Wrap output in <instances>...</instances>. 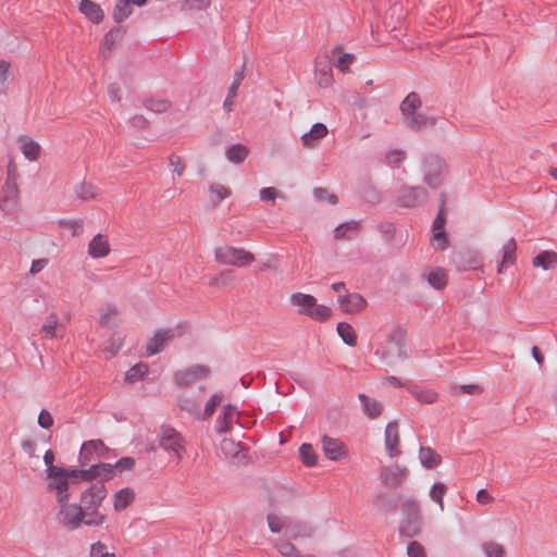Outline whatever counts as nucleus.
Listing matches in <instances>:
<instances>
[{
	"instance_id": "nucleus-7",
	"label": "nucleus",
	"mask_w": 557,
	"mask_h": 557,
	"mask_svg": "<svg viewBox=\"0 0 557 557\" xmlns=\"http://www.w3.org/2000/svg\"><path fill=\"white\" fill-rule=\"evenodd\" d=\"M159 447L181 461L186 453L183 435L170 425H162L157 434Z\"/></svg>"
},
{
	"instance_id": "nucleus-45",
	"label": "nucleus",
	"mask_w": 557,
	"mask_h": 557,
	"mask_svg": "<svg viewBox=\"0 0 557 557\" xmlns=\"http://www.w3.org/2000/svg\"><path fill=\"white\" fill-rule=\"evenodd\" d=\"M59 324V318L55 313H50L46 322L41 326V332L46 338H53L55 336V329Z\"/></svg>"
},
{
	"instance_id": "nucleus-12",
	"label": "nucleus",
	"mask_w": 557,
	"mask_h": 557,
	"mask_svg": "<svg viewBox=\"0 0 557 557\" xmlns=\"http://www.w3.org/2000/svg\"><path fill=\"white\" fill-rule=\"evenodd\" d=\"M47 490L53 492L58 503L70 500V482L65 476L64 468L46 475Z\"/></svg>"
},
{
	"instance_id": "nucleus-44",
	"label": "nucleus",
	"mask_w": 557,
	"mask_h": 557,
	"mask_svg": "<svg viewBox=\"0 0 557 557\" xmlns=\"http://www.w3.org/2000/svg\"><path fill=\"white\" fill-rule=\"evenodd\" d=\"M235 280V273L233 270H224L218 275L213 276L209 281L210 286H225L231 284Z\"/></svg>"
},
{
	"instance_id": "nucleus-54",
	"label": "nucleus",
	"mask_w": 557,
	"mask_h": 557,
	"mask_svg": "<svg viewBox=\"0 0 557 557\" xmlns=\"http://www.w3.org/2000/svg\"><path fill=\"white\" fill-rule=\"evenodd\" d=\"M441 198H442V201H441V207H440V210L433 221V224H432V228L433 231H443L444 230V224H445V215H444V202H445V196L442 194L441 195Z\"/></svg>"
},
{
	"instance_id": "nucleus-47",
	"label": "nucleus",
	"mask_w": 557,
	"mask_h": 557,
	"mask_svg": "<svg viewBox=\"0 0 557 557\" xmlns=\"http://www.w3.org/2000/svg\"><path fill=\"white\" fill-rule=\"evenodd\" d=\"M89 557H115L114 553L109 552L108 546L98 541L90 546Z\"/></svg>"
},
{
	"instance_id": "nucleus-41",
	"label": "nucleus",
	"mask_w": 557,
	"mask_h": 557,
	"mask_svg": "<svg viewBox=\"0 0 557 557\" xmlns=\"http://www.w3.org/2000/svg\"><path fill=\"white\" fill-rule=\"evenodd\" d=\"M445 493H446V485L443 482L433 483L429 491L430 498L438 505L441 511L444 510L443 498H444Z\"/></svg>"
},
{
	"instance_id": "nucleus-23",
	"label": "nucleus",
	"mask_w": 557,
	"mask_h": 557,
	"mask_svg": "<svg viewBox=\"0 0 557 557\" xmlns=\"http://www.w3.org/2000/svg\"><path fill=\"white\" fill-rule=\"evenodd\" d=\"M17 140L20 144V150L25 157V159H27L30 162H34L39 158L41 147L37 141H35L34 139L26 135L18 136Z\"/></svg>"
},
{
	"instance_id": "nucleus-55",
	"label": "nucleus",
	"mask_w": 557,
	"mask_h": 557,
	"mask_svg": "<svg viewBox=\"0 0 557 557\" xmlns=\"http://www.w3.org/2000/svg\"><path fill=\"white\" fill-rule=\"evenodd\" d=\"M408 557H426L424 547L417 541H411L407 545Z\"/></svg>"
},
{
	"instance_id": "nucleus-29",
	"label": "nucleus",
	"mask_w": 557,
	"mask_h": 557,
	"mask_svg": "<svg viewBox=\"0 0 557 557\" xmlns=\"http://www.w3.org/2000/svg\"><path fill=\"white\" fill-rule=\"evenodd\" d=\"M516 250V240L513 238H509L502 248V261L498 264V272H502L504 268H508L515 263Z\"/></svg>"
},
{
	"instance_id": "nucleus-18",
	"label": "nucleus",
	"mask_w": 557,
	"mask_h": 557,
	"mask_svg": "<svg viewBox=\"0 0 557 557\" xmlns=\"http://www.w3.org/2000/svg\"><path fill=\"white\" fill-rule=\"evenodd\" d=\"M321 442L323 453L327 459L336 461L346 456L347 450L345 448V445L338 438H333L329 435H323Z\"/></svg>"
},
{
	"instance_id": "nucleus-42",
	"label": "nucleus",
	"mask_w": 557,
	"mask_h": 557,
	"mask_svg": "<svg viewBox=\"0 0 557 557\" xmlns=\"http://www.w3.org/2000/svg\"><path fill=\"white\" fill-rule=\"evenodd\" d=\"M299 456L305 466L313 467L317 465L318 457L311 444L304 443L300 445Z\"/></svg>"
},
{
	"instance_id": "nucleus-13",
	"label": "nucleus",
	"mask_w": 557,
	"mask_h": 557,
	"mask_svg": "<svg viewBox=\"0 0 557 557\" xmlns=\"http://www.w3.org/2000/svg\"><path fill=\"white\" fill-rule=\"evenodd\" d=\"M210 368L205 364H194L189 368L175 372L174 382L178 387H186L197 380L205 379L210 374Z\"/></svg>"
},
{
	"instance_id": "nucleus-49",
	"label": "nucleus",
	"mask_w": 557,
	"mask_h": 557,
	"mask_svg": "<svg viewBox=\"0 0 557 557\" xmlns=\"http://www.w3.org/2000/svg\"><path fill=\"white\" fill-rule=\"evenodd\" d=\"M135 463L136 462L133 457H122L114 465H111L112 473L114 474V471H119V472L131 471L135 467Z\"/></svg>"
},
{
	"instance_id": "nucleus-19",
	"label": "nucleus",
	"mask_w": 557,
	"mask_h": 557,
	"mask_svg": "<svg viewBox=\"0 0 557 557\" xmlns=\"http://www.w3.org/2000/svg\"><path fill=\"white\" fill-rule=\"evenodd\" d=\"M337 302L341 309L347 313H356L363 310L367 306L366 299L357 293L338 296Z\"/></svg>"
},
{
	"instance_id": "nucleus-6",
	"label": "nucleus",
	"mask_w": 557,
	"mask_h": 557,
	"mask_svg": "<svg viewBox=\"0 0 557 557\" xmlns=\"http://www.w3.org/2000/svg\"><path fill=\"white\" fill-rule=\"evenodd\" d=\"M59 510L55 515L57 522L66 531L78 530L82 525L88 527L87 517L82 510V506L76 503H58Z\"/></svg>"
},
{
	"instance_id": "nucleus-5",
	"label": "nucleus",
	"mask_w": 557,
	"mask_h": 557,
	"mask_svg": "<svg viewBox=\"0 0 557 557\" xmlns=\"http://www.w3.org/2000/svg\"><path fill=\"white\" fill-rule=\"evenodd\" d=\"M374 354L386 366H394L397 360L407 359L405 336L398 330L392 332L386 339L376 347Z\"/></svg>"
},
{
	"instance_id": "nucleus-63",
	"label": "nucleus",
	"mask_w": 557,
	"mask_h": 557,
	"mask_svg": "<svg viewBox=\"0 0 557 557\" xmlns=\"http://www.w3.org/2000/svg\"><path fill=\"white\" fill-rule=\"evenodd\" d=\"M355 55L352 53H343L336 63V67L342 72L346 73L349 71L348 65L352 62Z\"/></svg>"
},
{
	"instance_id": "nucleus-15",
	"label": "nucleus",
	"mask_w": 557,
	"mask_h": 557,
	"mask_svg": "<svg viewBox=\"0 0 557 557\" xmlns=\"http://www.w3.org/2000/svg\"><path fill=\"white\" fill-rule=\"evenodd\" d=\"M176 331L174 329L158 330L146 344V354L151 357L160 352L164 345L175 337Z\"/></svg>"
},
{
	"instance_id": "nucleus-53",
	"label": "nucleus",
	"mask_w": 557,
	"mask_h": 557,
	"mask_svg": "<svg viewBox=\"0 0 557 557\" xmlns=\"http://www.w3.org/2000/svg\"><path fill=\"white\" fill-rule=\"evenodd\" d=\"M222 396L221 394H213L208 401L206 403L205 410H203V418L208 419L210 418L216 406L221 403Z\"/></svg>"
},
{
	"instance_id": "nucleus-26",
	"label": "nucleus",
	"mask_w": 557,
	"mask_h": 557,
	"mask_svg": "<svg viewBox=\"0 0 557 557\" xmlns=\"http://www.w3.org/2000/svg\"><path fill=\"white\" fill-rule=\"evenodd\" d=\"M313 534V528L306 522L289 521L285 524V536L292 540L299 537H310Z\"/></svg>"
},
{
	"instance_id": "nucleus-40",
	"label": "nucleus",
	"mask_w": 557,
	"mask_h": 557,
	"mask_svg": "<svg viewBox=\"0 0 557 557\" xmlns=\"http://www.w3.org/2000/svg\"><path fill=\"white\" fill-rule=\"evenodd\" d=\"M221 450L226 458L235 459L242 453V446L232 438H223L221 442Z\"/></svg>"
},
{
	"instance_id": "nucleus-56",
	"label": "nucleus",
	"mask_w": 557,
	"mask_h": 557,
	"mask_svg": "<svg viewBox=\"0 0 557 557\" xmlns=\"http://www.w3.org/2000/svg\"><path fill=\"white\" fill-rule=\"evenodd\" d=\"M54 454L51 449L46 450L44 455V463L46 466V475L50 473H54V471L62 469L63 467L54 466Z\"/></svg>"
},
{
	"instance_id": "nucleus-1",
	"label": "nucleus",
	"mask_w": 557,
	"mask_h": 557,
	"mask_svg": "<svg viewBox=\"0 0 557 557\" xmlns=\"http://www.w3.org/2000/svg\"><path fill=\"white\" fill-rule=\"evenodd\" d=\"M107 488L102 482L90 485L81 494L78 505L87 517L89 528H98L106 521V516L99 508L107 497Z\"/></svg>"
},
{
	"instance_id": "nucleus-8",
	"label": "nucleus",
	"mask_w": 557,
	"mask_h": 557,
	"mask_svg": "<svg viewBox=\"0 0 557 557\" xmlns=\"http://www.w3.org/2000/svg\"><path fill=\"white\" fill-rule=\"evenodd\" d=\"M421 171L424 184L430 188H437L444 182L446 164L438 154L428 153L422 159Z\"/></svg>"
},
{
	"instance_id": "nucleus-59",
	"label": "nucleus",
	"mask_w": 557,
	"mask_h": 557,
	"mask_svg": "<svg viewBox=\"0 0 557 557\" xmlns=\"http://www.w3.org/2000/svg\"><path fill=\"white\" fill-rule=\"evenodd\" d=\"M287 522H283L277 516L269 515L268 516V525L272 533H278L283 529L285 530V524Z\"/></svg>"
},
{
	"instance_id": "nucleus-25",
	"label": "nucleus",
	"mask_w": 557,
	"mask_h": 557,
	"mask_svg": "<svg viewBox=\"0 0 557 557\" xmlns=\"http://www.w3.org/2000/svg\"><path fill=\"white\" fill-rule=\"evenodd\" d=\"M110 252V244L102 234H97L88 245V255L94 258H103Z\"/></svg>"
},
{
	"instance_id": "nucleus-32",
	"label": "nucleus",
	"mask_w": 557,
	"mask_h": 557,
	"mask_svg": "<svg viewBox=\"0 0 557 557\" xmlns=\"http://www.w3.org/2000/svg\"><path fill=\"white\" fill-rule=\"evenodd\" d=\"M447 280L446 272L441 268L432 269L426 275L428 283L436 290L444 289L447 285Z\"/></svg>"
},
{
	"instance_id": "nucleus-37",
	"label": "nucleus",
	"mask_w": 557,
	"mask_h": 557,
	"mask_svg": "<svg viewBox=\"0 0 557 557\" xmlns=\"http://www.w3.org/2000/svg\"><path fill=\"white\" fill-rule=\"evenodd\" d=\"M399 497L388 493H380L375 500V505L386 512L395 511L397 509Z\"/></svg>"
},
{
	"instance_id": "nucleus-52",
	"label": "nucleus",
	"mask_w": 557,
	"mask_h": 557,
	"mask_svg": "<svg viewBox=\"0 0 557 557\" xmlns=\"http://www.w3.org/2000/svg\"><path fill=\"white\" fill-rule=\"evenodd\" d=\"M244 66H245V64L243 63L240 69L235 71V73H234L233 82L230 85L228 90H227V92H230V96L237 95L238 87L240 86V84L245 77Z\"/></svg>"
},
{
	"instance_id": "nucleus-30",
	"label": "nucleus",
	"mask_w": 557,
	"mask_h": 557,
	"mask_svg": "<svg viewBox=\"0 0 557 557\" xmlns=\"http://www.w3.org/2000/svg\"><path fill=\"white\" fill-rule=\"evenodd\" d=\"M408 392L414 396V398L425 405L433 404L437 400L438 394L431 388H424L421 386L408 387Z\"/></svg>"
},
{
	"instance_id": "nucleus-2",
	"label": "nucleus",
	"mask_w": 557,
	"mask_h": 557,
	"mask_svg": "<svg viewBox=\"0 0 557 557\" xmlns=\"http://www.w3.org/2000/svg\"><path fill=\"white\" fill-rule=\"evenodd\" d=\"M421 104L420 96L412 91L405 97L399 106V110L403 115V123L405 127L410 131L418 132L436 124L435 117L418 112Z\"/></svg>"
},
{
	"instance_id": "nucleus-60",
	"label": "nucleus",
	"mask_w": 557,
	"mask_h": 557,
	"mask_svg": "<svg viewBox=\"0 0 557 557\" xmlns=\"http://www.w3.org/2000/svg\"><path fill=\"white\" fill-rule=\"evenodd\" d=\"M210 0H183L182 8L187 10H202L207 8Z\"/></svg>"
},
{
	"instance_id": "nucleus-64",
	"label": "nucleus",
	"mask_w": 557,
	"mask_h": 557,
	"mask_svg": "<svg viewBox=\"0 0 557 557\" xmlns=\"http://www.w3.org/2000/svg\"><path fill=\"white\" fill-rule=\"evenodd\" d=\"M209 190L216 196V198L221 201L227 198L231 195V191L227 187L220 184H211Z\"/></svg>"
},
{
	"instance_id": "nucleus-11",
	"label": "nucleus",
	"mask_w": 557,
	"mask_h": 557,
	"mask_svg": "<svg viewBox=\"0 0 557 557\" xmlns=\"http://www.w3.org/2000/svg\"><path fill=\"white\" fill-rule=\"evenodd\" d=\"M428 190L422 186H405L398 191L396 203L401 208H414L426 202Z\"/></svg>"
},
{
	"instance_id": "nucleus-17",
	"label": "nucleus",
	"mask_w": 557,
	"mask_h": 557,
	"mask_svg": "<svg viewBox=\"0 0 557 557\" xmlns=\"http://www.w3.org/2000/svg\"><path fill=\"white\" fill-rule=\"evenodd\" d=\"M398 445H399L398 423L396 421H389L386 424L385 432H384V446H385L387 455L391 458H394V457H397L400 455Z\"/></svg>"
},
{
	"instance_id": "nucleus-10",
	"label": "nucleus",
	"mask_w": 557,
	"mask_h": 557,
	"mask_svg": "<svg viewBox=\"0 0 557 557\" xmlns=\"http://www.w3.org/2000/svg\"><path fill=\"white\" fill-rule=\"evenodd\" d=\"M214 258L221 264L245 267L255 261V256L244 248L219 247L214 250Z\"/></svg>"
},
{
	"instance_id": "nucleus-31",
	"label": "nucleus",
	"mask_w": 557,
	"mask_h": 557,
	"mask_svg": "<svg viewBox=\"0 0 557 557\" xmlns=\"http://www.w3.org/2000/svg\"><path fill=\"white\" fill-rule=\"evenodd\" d=\"M135 498V492L131 487H124L114 494L113 507L116 511L124 510Z\"/></svg>"
},
{
	"instance_id": "nucleus-3",
	"label": "nucleus",
	"mask_w": 557,
	"mask_h": 557,
	"mask_svg": "<svg viewBox=\"0 0 557 557\" xmlns=\"http://www.w3.org/2000/svg\"><path fill=\"white\" fill-rule=\"evenodd\" d=\"M289 304L297 308V313L306 315L314 321L323 322L332 315V309L325 305H318L317 298L310 294L293 293L288 298Z\"/></svg>"
},
{
	"instance_id": "nucleus-51",
	"label": "nucleus",
	"mask_w": 557,
	"mask_h": 557,
	"mask_svg": "<svg viewBox=\"0 0 557 557\" xmlns=\"http://www.w3.org/2000/svg\"><path fill=\"white\" fill-rule=\"evenodd\" d=\"M65 476L69 482H86V469H76L73 467L64 468Z\"/></svg>"
},
{
	"instance_id": "nucleus-43",
	"label": "nucleus",
	"mask_w": 557,
	"mask_h": 557,
	"mask_svg": "<svg viewBox=\"0 0 557 557\" xmlns=\"http://www.w3.org/2000/svg\"><path fill=\"white\" fill-rule=\"evenodd\" d=\"M75 194L77 198L88 200L98 196V189L92 184L83 182L76 187Z\"/></svg>"
},
{
	"instance_id": "nucleus-14",
	"label": "nucleus",
	"mask_w": 557,
	"mask_h": 557,
	"mask_svg": "<svg viewBox=\"0 0 557 557\" xmlns=\"http://www.w3.org/2000/svg\"><path fill=\"white\" fill-rule=\"evenodd\" d=\"M408 478V469L398 465L387 466L381 470L382 483L389 487L400 486Z\"/></svg>"
},
{
	"instance_id": "nucleus-9",
	"label": "nucleus",
	"mask_w": 557,
	"mask_h": 557,
	"mask_svg": "<svg viewBox=\"0 0 557 557\" xmlns=\"http://www.w3.org/2000/svg\"><path fill=\"white\" fill-rule=\"evenodd\" d=\"M116 455L101 440H89L82 444L78 455L81 467H85L91 462L97 463L102 459H109Z\"/></svg>"
},
{
	"instance_id": "nucleus-27",
	"label": "nucleus",
	"mask_w": 557,
	"mask_h": 557,
	"mask_svg": "<svg viewBox=\"0 0 557 557\" xmlns=\"http://www.w3.org/2000/svg\"><path fill=\"white\" fill-rule=\"evenodd\" d=\"M358 399L361 404L362 412L370 419H375L381 416L383 411V405L366 394H359Z\"/></svg>"
},
{
	"instance_id": "nucleus-22",
	"label": "nucleus",
	"mask_w": 557,
	"mask_h": 557,
	"mask_svg": "<svg viewBox=\"0 0 557 557\" xmlns=\"http://www.w3.org/2000/svg\"><path fill=\"white\" fill-rule=\"evenodd\" d=\"M324 61L320 58L315 60L314 76L321 87H327L333 82L331 64L327 61V57H324Z\"/></svg>"
},
{
	"instance_id": "nucleus-50",
	"label": "nucleus",
	"mask_w": 557,
	"mask_h": 557,
	"mask_svg": "<svg viewBox=\"0 0 557 557\" xmlns=\"http://www.w3.org/2000/svg\"><path fill=\"white\" fill-rule=\"evenodd\" d=\"M482 548L486 557H505V550L503 546L497 543H484Z\"/></svg>"
},
{
	"instance_id": "nucleus-39",
	"label": "nucleus",
	"mask_w": 557,
	"mask_h": 557,
	"mask_svg": "<svg viewBox=\"0 0 557 557\" xmlns=\"http://www.w3.org/2000/svg\"><path fill=\"white\" fill-rule=\"evenodd\" d=\"M360 227V222L351 220L349 222L342 223L337 225L334 230V237L337 239L342 238H350V234L348 232L357 233Z\"/></svg>"
},
{
	"instance_id": "nucleus-48",
	"label": "nucleus",
	"mask_w": 557,
	"mask_h": 557,
	"mask_svg": "<svg viewBox=\"0 0 557 557\" xmlns=\"http://www.w3.org/2000/svg\"><path fill=\"white\" fill-rule=\"evenodd\" d=\"M124 35V30L122 27H113L104 35V46L108 50H111V47L120 40Z\"/></svg>"
},
{
	"instance_id": "nucleus-46",
	"label": "nucleus",
	"mask_w": 557,
	"mask_h": 557,
	"mask_svg": "<svg viewBox=\"0 0 557 557\" xmlns=\"http://www.w3.org/2000/svg\"><path fill=\"white\" fill-rule=\"evenodd\" d=\"M144 106L149 111L161 113L165 112L170 108V102L164 99H147L144 102Z\"/></svg>"
},
{
	"instance_id": "nucleus-21",
	"label": "nucleus",
	"mask_w": 557,
	"mask_h": 557,
	"mask_svg": "<svg viewBox=\"0 0 557 557\" xmlns=\"http://www.w3.org/2000/svg\"><path fill=\"white\" fill-rule=\"evenodd\" d=\"M78 10L87 20L95 24L101 23L104 17L101 7L91 0H81Z\"/></svg>"
},
{
	"instance_id": "nucleus-38",
	"label": "nucleus",
	"mask_w": 557,
	"mask_h": 557,
	"mask_svg": "<svg viewBox=\"0 0 557 557\" xmlns=\"http://www.w3.org/2000/svg\"><path fill=\"white\" fill-rule=\"evenodd\" d=\"M148 371H149V369L146 363H143V362L136 363L126 372L125 382H127V383L138 382L147 375Z\"/></svg>"
},
{
	"instance_id": "nucleus-62",
	"label": "nucleus",
	"mask_w": 557,
	"mask_h": 557,
	"mask_svg": "<svg viewBox=\"0 0 557 557\" xmlns=\"http://www.w3.org/2000/svg\"><path fill=\"white\" fill-rule=\"evenodd\" d=\"M276 548L281 555L286 557H295V555H298L295 546L289 542H280L276 544Z\"/></svg>"
},
{
	"instance_id": "nucleus-58",
	"label": "nucleus",
	"mask_w": 557,
	"mask_h": 557,
	"mask_svg": "<svg viewBox=\"0 0 557 557\" xmlns=\"http://www.w3.org/2000/svg\"><path fill=\"white\" fill-rule=\"evenodd\" d=\"M169 165L172 168V171L181 176L185 171V163L182 161L181 157L176 154H171L169 157Z\"/></svg>"
},
{
	"instance_id": "nucleus-24",
	"label": "nucleus",
	"mask_w": 557,
	"mask_h": 557,
	"mask_svg": "<svg viewBox=\"0 0 557 557\" xmlns=\"http://www.w3.org/2000/svg\"><path fill=\"white\" fill-rule=\"evenodd\" d=\"M113 476L111 463L97 462L91 463L86 469V482L100 479V482L110 480Z\"/></svg>"
},
{
	"instance_id": "nucleus-16",
	"label": "nucleus",
	"mask_w": 557,
	"mask_h": 557,
	"mask_svg": "<svg viewBox=\"0 0 557 557\" xmlns=\"http://www.w3.org/2000/svg\"><path fill=\"white\" fill-rule=\"evenodd\" d=\"M18 208L17 185L4 184L0 193V210L5 214L14 213Z\"/></svg>"
},
{
	"instance_id": "nucleus-28",
	"label": "nucleus",
	"mask_w": 557,
	"mask_h": 557,
	"mask_svg": "<svg viewBox=\"0 0 557 557\" xmlns=\"http://www.w3.org/2000/svg\"><path fill=\"white\" fill-rule=\"evenodd\" d=\"M419 461L425 469H433L441 465L442 457L431 447L420 446Z\"/></svg>"
},
{
	"instance_id": "nucleus-33",
	"label": "nucleus",
	"mask_w": 557,
	"mask_h": 557,
	"mask_svg": "<svg viewBox=\"0 0 557 557\" xmlns=\"http://www.w3.org/2000/svg\"><path fill=\"white\" fill-rule=\"evenodd\" d=\"M132 13L131 0H117L113 8L112 18L120 24L127 20Z\"/></svg>"
},
{
	"instance_id": "nucleus-57",
	"label": "nucleus",
	"mask_w": 557,
	"mask_h": 557,
	"mask_svg": "<svg viewBox=\"0 0 557 557\" xmlns=\"http://www.w3.org/2000/svg\"><path fill=\"white\" fill-rule=\"evenodd\" d=\"M37 422L40 428L48 430L53 425V418L48 410L41 409Z\"/></svg>"
},
{
	"instance_id": "nucleus-4",
	"label": "nucleus",
	"mask_w": 557,
	"mask_h": 557,
	"mask_svg": "<svg viewBox=\"0 0 557 557\" xmlns=\"http://www.w3.org/2000/svg\"><path fill=\"white\" fill-rule=\"evenodd\" d=\"M400 509L403 518L398 529L399 536L412 539L420 533L422 525L419 503L413 496L406 497L400 504Z\"/></svg>"
},
{
	"instance_id": "nucleus-20",
	"label": "nucleus",
	"mask_w": 557,
	"mask_h": 557,
	"mask_svg": "<svg viewBox=\"0 0 557 557\" xmlns=\"http://www.w3.org/2000/svg\"><path fill=\"white\" fill-rule=\"evenodd\" d=\"M327 135V127L323 123H314L311 128L300 137L304 147L313 148Z\"/></svg>"
},
{
	"instance_id": "nucleus-36",
	"label": "nucleus",
	"mask_w": 557,
	"mask_h": 557,
	"mask_svg": "<svg viewBox=\"0 0 557 557\" xmlns=\"http://www.w3.org/2000/svg\"><path fill=\"white\" fill-rule=\"evenodd\" d=\"M557 263V255L553 251H542L536 255L532 261V264L543 270H549Z\"/></svg>"
},
{
	"instance_id": "nucleus-61",
	"label": "nucleus",
	"mask_w": 557,
	"mask_h": 557,
	"mask_svg": "<svg viewBox=\"0 0 557 557\" xmlns=\"http://www.w3.org/2000/svg\"><path fill=\"white\" fill-rule=\"evenodd\" d=\"M4 184L17 185V169L12 160H10L7 165V178Z\"/></svg>"
},
{
	"instance_id": "nucleus-34",
	"label": "nucleus",
	"mask_w": 557,
	"mask_h": 557,
	"mask_svg": "<svg viewBox=\"0 0 557 557\" xmlns=\"http://www.w3.org/2000/svg\"><path fill=\"white\" fill-rule=\"evenodd\" d=\"M336 331L342 341L349 347L357 345V335L354 327L347 322H338Z\"/></svg>"
},
{
	"instance_id": "nucleus-35",
	"label": "nucleus",
	"mask_w": 557,
	"mask_h": 557,
	"mask_svg": "<svg viewBox=\"0 0 557 557\" xmlns=\"http://www.w3.org/2000/svg\"><path fill=\"white\" fill-rule=\"evenodd\" d=\"M248 156V149L242 144H234L227 147L225 151L226 159L235 164H239L245 161Z\"/></svg>"
}]
</instances>
